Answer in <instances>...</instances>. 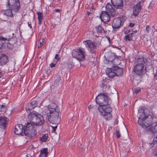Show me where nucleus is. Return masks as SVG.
Wrapping results in <instances>:
<instances>
[{"instance_id": "nucleus-49", "label": "nucleus", "mask_w": 157, "mask_h": 157, "mask_svg": "<svg viewBox=\"0 0 157 157\" xmlns=\"http://www.w3.org/2000/svg\"><path fill=\"white\" fill-rule=\"evenodd\" d=\"M38 19V22L39 24H40L41 22H42V19Z\"/></svg>"}, {"instance_id": "nucleus-59", "label": "nucleus", "mask_w": 157, "mask_h": 157, "mask_svg": "<svg viewBox=\"0 0 157 157\" xmlns=\"http://www.w3.org/2000/svg\"><path fill=\"white\" fill-rule=\"evenodd\" d=\"M14 111V109H13L11 111V113H12V112H13Z\"/></svg>"}, {"instance_id": "nucleus-60", "label": "nucleus", "mask_w": 157, "mask_h": 157, "mask_svg": "<svg viewBox=\"0 0 157 157\" xmlns=\"http://www.w3.org/2000/svg\"><path fill=\"white\" fill-rule=\"evenodd\" d=\"M90 12H88L87 13V14H88V15H90Z\"/></svg>"}, {"instance_id": "nucleus-14", "label": "nucleus", "mask_w": 157, "mask_h": 157, "mask_svg": "<svg viewBox=\"0 0 157 157\" xmlns=\"http://www.w3.org/2000/svg\"><path fill=\"white\" fill-rule=\"evenodd\" d=\"M111 3L116 9H121L123 6V1L128 2L129 0H111Z\"/></svg>"}, {"instance_id": "nucleus-52", "label": "nucleus", "mask_w": 157, "mask_h": 157, "mask_svg": "<svg viewBox=\"0 0 157 157\" xmlns=\"http://www.w3.org/2000/svg\"><path fill=\"white\" fill-rule=\"evenodd\" d=\"M3 76V74L0 72V78Z\"/></svg>"}, {"instance_id": "nucleus-17", "label": "nucleus", "mask_w": 157, "mask_h": 157, "mask_svg": "<svg viewBox=\"0 0 157 157\" xmlns=\"http://www.w3.org/2000/svg\"><path fill=\"white\" fill-rule=\"evenodd\" d=\"M100 18L104 23H106L109 21L110 17L107 12L102 11L100 16Z\"/></svg>"}, {"instance_id": "nucleus-54", "label": "nucleus", "mask_w": 157, "mask_h": 157, "mask_svg": "<svg viewBox=\"0 0 157 157\" xmlns=\"http://www.w3.org/2000/svg\"><path fill=\"white\" fill-rule=\"evenodd\" d=\"M26 157H32V156L29 154H27Z\"/></svg>"}, {"instance_id": "nucleus-11", "label": "nucleus", "mask_w": 157, "mask_h": 157, "mask_svg": "<svg viewBox=\"0 0 157 157\" xmlns=\"http://www.w3.org/2000/svg\"><path fill=\"white\" fill-rule=\"evenodd\" d=\"M83 43L89 51H90L92 53L95 52L97 44L96 42H92L91 40H88L84 41Z\"/></svg>"}, {"instance_id": "nucleus-15", "label": "nucleus", "mask_w": 157, "mask_h": 157, "mask_svg": "<svg viewBox=\"0 0 157 157\" xmlns=\"http://www.w3.org/2000/svg\"><path fill=\"white\" fill-rule=\"evenodd\" d=\"M9 62L7 56L4 53L0 51V66H3Z\"/></svg>"}, {"instance_id": "nucleus-43", "label": "nucleus", "mask_w": 157, "mask_h": 157, "mask_svg": "<svg viewBox=\"0 0 157 157\" xmlns=\"http://www.w3.org/2000/svg\"><path fill=\"white\" fill-rule=\"evenodd\" d=\"M124 33L125 34H128L130 32V30H128L126 29H124Z\"/></svg>"}, {"instance_id": "nucleus-40", "label": "nucleus", "mask_w": 157, "mask_h": 157, "mask_svg": "<svg viewBox=\"0 0 157 157\" xmlns=\"http://www.w3.org/2000/svg\"><path fill=\"white\" fill-rule=\"evenodd\" d=\"M43 40H39V43L38 44V48H40L43 45L42 42H43Z\"/></svg>"}, {"instance_id": "nucleus-46", "label": "nucleus", "mask_w": 157, "mask_h": 157, "mask_svg": "<svg viewBox=\"0 0 157 157\" xmlns=\"http://www.w3.org/2000/svg\"><path fill=\"white\" fill-rule=\"evenodd\" d=\"M135 25L133 23H130L129 25H128V26L130 27H133Z\"/></svg>"}, {"instance_id": "nucleus-7", "label": "nucleus", "mask_w": 157, "mask_h": 157, "mask_svg": "<svg viewBox=\"0 0 157 157\" xmlns=\"http://www.w3.org/2000/svg\"><path fill=\"white\" fill-rule=\"evenodd\" d=\"M86 52L81 48L73 50L72 52V57L79 62H82L85 60Z\"/></svg>"}, {"instance_id": "nucleus-47", "label": "nucleus", "mask_w": 157, "mask_h": 157, "mask_svg": "<svg viewBox=\"0 0 157 157\" xmlns=\"http://www.w3.org/2000/svg\"><path fill=\"white\" fill-rule=\"evenodd\" d=\"M153 142L154 143L157 142V136L154 138L153 140Z\"/></svg>"}, {"instance_id": "nucleus-30", "label": "nucleus", "mask_w": 157, "mask_h": 157, "mask_svg": "<svg viewBox=\"0 0 157 157\" xmlns=\"http://www.w3.org/2000/svg\"><path fill=\"white\" fill-rule=\"evenodd\" d=\"M153 67V65L150 63H147L146 65L145 70L147 72H148L151 70Z\"/></svg>"}, {"instance_id": "nucleus-10", "label": "nucleus", "mask_w": 157, "mask_h": 157, "mask_svg": "<svg viewBox=\"0 0 157 157\" xmlns=\"http://www.w3.org/2000/svg\"><path fill=\"white\" fill-rule=\"evenodd\" d=\"M155 119V117H152L151 115H148L147 117H146L145 119L143 120L141 124H139L143 128H148L149 126L152 125L153 120Z\"/></svg>"}, {"instance_id": "nucleus-5", "label": "nucleus", "mask_w": 157, "mask_h": 157, "mask_svg": "<svg viewBox=\"0 0 157 157\" xmlns=\"http://www.w3.org/2000/svg\"><path fill=\"white\" fill-rule=\"evenodd\" d=\"M96 101L99 105V106L106 105L111 104V100L107 96L106 93H101L95 98Z\"/></svg>"}, {"instance_id": "nucleus-29", "label": "nucleus", "mask_w": 157, "mask_h": 157, "mask_svg": "<svg viewBox=\"0 0 157 157\" xmlns=\"http://www.w3.org/2000/svg\"><path fill=\"white\" fill-rule=\"evenodd\" d=\"M96 30L98 33H105V31L103 28L100 25L95 27Z\"/></svg>"}, {"instance_id": "nucleus-2", "label": "nucleus", "mask_w": 157, "mask_h": 157, "mask_svg": "<svg viewBox=\"0 0 157 157\" xmlns=\"http://www.w3.org/2000/svg\"><path fill=\"white\" fill-rule=\"evenodd\" d=\"M144 66L141 65L136 64L134 67L133 70L134 81H137V83H139L142 80L143 76L145 74L144 68Z\"/></svg>"}, {"instance_id": "nucleus-4", "label": "nucleus", "mask_w": 157, "mask_h": 157, "mask_svg": "<svg viewBox=\"0 0 157 157\" xmlns=\"http://www.w3.org/2000/svg\"><path fill=\"white\" fill-rule=\"evenodd\" d=\"M110 104L98 107V108L101 114L105 116V119L107 121L111 120L112 116L111 113L112 109L109 105Z\"/></svg>"}, {"instance_id": "nucleus-39", "label": "nucleus", "mask_w": 157, "mask_h": 157, "mask_svg": "<svg viewBox=\"0 0 157 157\" xmlns=\"http://www.w3.org/2000/svg\"><path fill=\"white\" fill-rule=\"evenodd\" d=\"M74 65V63L72 62H70L68 64V66L70 68H72Z\"/></svg>"}, {"instance_id": "nucleus-28", "label": "nucleus", "mask_w": 157, "mask_h": 157, "mask_svg": "<svg viewBox=\"0 0 157 157\" xmlns=\"http://www.w3.org/2000/svg\"><path fill=\"white\" fill-rule=\"evenodd\" d=\"M12 11H13V10L9 9L8 8V9L7 10L3 11V14L6 15L7 16L12 17L13 16Z\"/></svg>"}, {"instance_id": "nucleus-18", "label": "nucleus", "mask_w": 157, "mask_h": 157, "mask_svg": "<svg viewBox=\"0 0 157 157\" xmlns=\"http://www.w3.org/2000/svg\"><path fill=\"white\" fill-rule=\"evenodd\" d=\"M151 127L148 128L146 130L147 132L155 133L157 132V121L153 120Z\"/></svg>"}, {"instance_id": "nucleus-42", "label": "nucleus", "mask_w": 157, "mask_h": 157, "mask_svg": "<svg viewBox=\"0 0 157 157\" xmlns=\"http://www.w3.org/2000/svg\"><path fill=\"white\" fill-rule=\"evenodd\" d=\"M151 29L149 25H147L146 27V30L147 32H149Z\"/></svg>"}, {"instance_id": "nucleus-50", "label": "nucleus", "mask_w": 157, "mask_h": 157, "mask_svg": "<svg viewBox=\"0 0 157 157\" xmlns=\"http://www.w3.org/2000/svg\"><path fill=\"white\" fill-rule=\"evenodd\" d=\"M28 25L29 26L30 28H32V26H31V23H30L29 22H28Z\"/></svg>"}, {"instance_id": "nucleus-3", "label": "nucleus", "mask_w": 157, "mask_h": 157, "mask_svg": "<svg viewBox=\"0 0 157 157\" xmlns=\"http://www.w3.org/2000/svg\"><path fill=\"white\" fill-rule=\"evenodd\" d=\"M30 122L36 125H41L44 122L43 116L37 112L34 111L29 116Z\"/></svg>"}, {"instance_id": "nucleus-61", "label": "nucleus", "mask_w": 157, "mask_h": 157, "mask_svg": "<svg viewBox=\"0 0 157 157\" xmlns=\"http://www.w3.org/2000/svg\"><path fill=\"white\" fill-rule=\"evenodd\" d=\"M14 33H13L12 34V35L13 36H14ZM13 37V36H12Z\"/></svg>"}, {"instance_id": "nucleus-57", "label": "nucleus", "mask_w": 157, "mask_h": 157, "mask_svg": "<svg viewBox=\"0 0 157 157\" xmlns=\"http://www.w3.org/2000/svg\"><path fill=\"white\" fill-rule=\"evenodd\" d=\"M155 156H157V151L154 155Z\"/></svg>"}, {"instance_id": "nucleus-48", "label": "nucleus", "mask_w": 157, "mask_h": 157, "mask_svg": "<svg viewBox=\"0 0 157 157\" xmlns=\"http://www.w3.org/2000/svg\"><path fill=\"white\" fill-rule=\"evenodd\" d=\"M60 10H59V9H56L54 11V12H59V13H60Z\"/></svg>"}, {"instance_id": "nucleus-1", "label": "nucleus", "mask_w": 157, "mask_h": 157, "mask_svg": "<svg viewBox=\"0 0 157 157\" xmlns=\"http://www.w3.org/2000/svg\"><path fill=\"white\" fill-rule=\"evenodd\" d=\"M48 110L49 113H48L47 116L50 123L57 124L59 123L60 118L59 117L60 111L59 108L54 103L49 105Z\"/></svg>"}, {"instance_id": "nucleus-56", "label": "nucleus", "mask_w": 157, "mask_h": 157, "mask_svg": "<svg viewBox=\"0 0 157 157\" xmlns=\"http://www.w3.org/2000/svg\"><path fill=\"white\" fill-rule=\"evenodd\" d=\"M133 33H136L137 32V30L134 31H133Z\"/></svg>"}, {"instance_id": "nucleus-41", "label": "nucleus", "mask_w": 157, "mask_h": 157, "mask_svg": "<svg viewBox=\"0 0 157 157\" xmlns=\"http://www.w3.org/2000/svg\"><path fill=\"white\" fill-rule=\"evenodd\" d=\"M56 65V63H52L50 64V67L51 68H53L55 67Z\"/></svg>"}, {"instance_id": "nucleus-13", "label": "nucleus", "mask_w": 157, "mask_h": 157, "mask_svg": "<svg viewBox=\"0 0 157 157\" xmlns=\"http://www.w3.org/2000/svg\"><path fill=\"white\" fill-rule=\"evenodd\" d=\"M143 3V0H138L136 5L133 7V15L135 17L137 16L140 12Z\"/></svg>"}, {"instance_id": "nucleus-53", "label": "nucleus", "mask_w": 157, "mask_h": 157, "mask_svg": "<svg viewBox=\"0 0 157 157\" xmlns=\"http://www.w3.org/2000/svg\"><path fill=\"white\" fill-rule=\"evenodd\" d=\"M88 108L89 109H91L92 108V106L91 105H89L88 107Z\"/></svg>"}, {"instance_id": "nucleus-26", "label": "nucleus", "mask_w": 157, "mask_h": 157, "mask_svg": "<svg viewBox=\"0 0 157 157\" xmlns=\"http://www.w3.org/2000/svg\"><path fill=\"white\" fill-rule=\"evenodd\" d=\"M145 61L146 62V60L145 61L143 57L136 58L135 60V62L137 63V64L144 66Z\"/></svg>"}, {"instance_id": "nucleus-19", "label": "nucleus", "mask_w": 157, "mask_h": 157, "mask_svg": "<svg viewBox=\"0 0 157 157\" xmlns=\"http://www.w3.org/2000/svg\"><path fill=\"white\" fill-rule=\"evenodd\" d=\"M7 118L6 117H0V128L4 130L6 129V126L8 124V121Z\"/></svg>"}, {"instance_id": "nucleus-51", "label": "nucleus", "mask_w": 157, "mask_h": 157, "mask_svg": "<svg viewBox=\"0 0 157 157\" xmlns=\"http://www.w3.org/2000/svg\"><path fill=\"white\" fill-rule=\"evenodd\" d=\"M154 78L155 79L157 80V74H156V73L155 75H154Z\"/></svg>"}, {"instance_id": "nucleus-58", "label": "nucleus", "mask_w": 157, "mask_h": 157, "mask_svg": "<svg viewBox=\"0 0 157 157\" xmlns=\"http://www.w3.org/2000/svg\"><path fill=\"white\" fill-rule=\"evenodd\" d=\"M134 34V33H133V32H132V33H129V34H132V35Z\"/></svg>"}, {"instance_id": "nucleus-36", "label": "nucleus", "mask_w": 157, "mask_h": 157, "mask_svg": "<svg viewBox=\"0 0 157 157\" xmlns=\"http://www.w3.org/2000/svg\"><path fill=\"white\" fill-rule=\"evenodd\" d=\"M38 15V19H43V14L42 13L37 12L36 13Z\"/></svg>"}, {"instance_id": "nucleus-24", "label": "nucleus", "mask_w": 157, "mask_h": 157, "mask_svg": "<svg viewBox=\"0 0 157 157\" xmlns=\"http://www.w3.org/2000/svg\"><path fill=\"white\" fill-rule=\"evenodd\" d=\"M13 39H14V41L13 42L11 41V43L12 44H15L17 42V39L16 37L8 36H6V38H5L2 36H0V41H5L7 40L8 41H10Z\"/></svg>"}, {"instance_id": "nucleus-44", "label": "nucleus", "mask_w": 157, "mask_h": 157, "mask_svg": "<svg viewBox=\"0 0 157 157\" xmlns=\"http://www.w3.org/2000/svg\"><path fill=\"white\" fill-rule=\"evenodd\" d=\"M55 59H57V61H58L60 59V58H59V55L58 54H56L55 57Z\"/></svg>"}, {"instance_id": "nucleus-20", "label": "nucleus", "mask_w": 157, "mask_h": 157, "mask_svg": "<svg viewBox=\"0 0 157 157\" xmlns=\"http://www.w3.org/2000/svg\"><path fill=\"white\" fill-rule=\"evenodd\" d=\"M105 8L106 10L105 11L109 13L112 17H114L115 16L116 14L115 10L110 4L107 3L105 6Z\"/></svg>"}, {"instance_id": "nucleus-27", "label": "nucleus", "mask_w": 157, "mask_h": 157, "mask_svg": "<svg viewBox=\"0 0 157 157\" xmlns=\"http://www.w3.org/2000/svg\"><path fill=\"white\" fill-rule=\"evenodd\" d=\"M47 148H42L40 151V154L39 155L40 157H47L48 152Z\"/></svg>"}, {"instance_id": "nucleus-12", "label": "nucleus", "mask_w": 157, "mask_h": 157, "mask_svg": "<svg viewBox=\"0 0 157 157\" xmlns=\"http://www.w3.org/2000/svg\"><path fill=\"white\" fill-rule=\"evenodd\" d=\"M121 19V18H115L113 20L112 24L113 33H116L120 28L121 26L123 24V23L122 24Z\"/></svg>"}, {"instance_id": "nucleus-34", "label": "nucleus", "mask_w": 157, "mask_h": 157, "mask_svg": "<svg viewBox=\"0 0 157 157\" xmlns=\"http://www.w3.org/2000/svg\"><path fill=\"white\" fill-rule=\"evenodd\" d=\"M48 135L47 134L44 135L41 137L40 138V140L42 142H45L47 140Z\"/></svg>"}, {"instance_id": "nucleus-22", "label": "nucleus", "mask_w": 157, "mask_h": 157, "mask_svg": "<svg viewBox=\"0 0 157 157\" xmlns=\"http://www.w3.org/2000/svg\"><path fill=\"white\" fill-rule=\"evenodd\" d=\"M113 70L116 74V76L117 77L121 76L123 75V69L117 66H113Z\"/></svg>"}, {"instance_id": "nucleus-35", "label": "nucleus", "mask_w": 157, "mask_h": 157, "mask_svg": "<svg viewBox=\"0 0 157 157\" xmlns=\"http://www.w3.org/2000/svg\"><path fill=\"white\" fill-rule=\"evenodd\" d=\"M60 79V77L59 75L57 76L56 78V79L55 81L54 84L56 85H58L59 84Z\"/></svg>"}, {"instance_id": "nucleus-25", "label": "nucleus", "mask_w": 157, "mask_h": 157, "mask_svg": "<svg viewBox=\"0 0 157 157\" xmlns=\"http://www.w3.org/2000/svg\"><path fill=\"white\" fill-rule=\"evenodd\" d=\"M13 44H12L9 43L8 44H6L5 42L3 43V42H0V48L2 50L5 49L6 48V46L7 45V48L10 49H13Z\"/></svg>"}, {"instance_id": "nucleus-8", "label": "nucleus", "mask_w": 157, "mask_h": 157, "mask_svg": "<svg viewBox=\"0 0 157 157\" xmlns=\"http://www.w3.org/2000/svg\"><path fill=\"white\" fill-rule=\"evenodd\" d=\"M7 8L13 10V13L19 11L21 7L19 0H7Z\"/></svg>"}, {"instance_id": "nucleus-33", "label": "nucleus", "mask_w": 157, "mask_h": 157, "mask_svg": "<svg viewBox=\"0 0 157 157\" xmlns=\"http://www.w3.org/2000/svg\"><path fill=\"white\" fill-rule=\"evenodd\" d=\"M7 106L5 105V104H2V105H0V111L1 112H5L7 109Z\"/></svg>"}, {"instance_id": "nucleus-9", "label": "nucleus", "mask_w": 157, "mask_h": 157, "mask_svg": "<svg viewBox=\"0 0 157 157\" xmlns=\"http://www.w3.org/2000/svg\"><path fill=\"white\" fill-rule=\"evenodd\" d=\"M149 113L150 110L148 109H142L139 110L137 114L139 118L138 121V124H141L143 120L145 119L146 117H147L148 115H151L149 114Z\"/></svg>"}, {"instance_id": "nucleus-21", "label": "nucleus", "mask_w": 157, "mask_h": 157, "mask_svg": "<svg viewBox=\"0 0 157 157\" xmlns=\"http://www.w3.org/2000/svg\"><path fill=\"white\" fill-rule=\"evenodd\" d=\"M38 102H39L38 101H32L31 103L28 105L26 107V110L30 111L32 110L37 106Z\"/></svg>"}, {"instance_id": "nucleus-23", "label": "nucleus", "mask_w": 157, "mask_h": 157, "mask_svg": "<svg viewBox=\"0 0 157 157\" xmlns=\"http://www.w3.org/2000/svg\"><path fill=\"white\" fill-rule=\"evenodd\" d=\"M113 67L111 68H107L105 70V73L110 78H113L116 76V74L113 70Z\"/></svg>"}, {"instance_id": "nucleus-38", "label": "nucleus", "mask_w": 157, "mask_h": 157, "mask_svg": "<svg viewBox=\"0 0 157 157\" xmlns=\"http://www.w3.org/2000/svg\"><path fill=\"white\" fill-rule=\"evenodd\" d=\"M140 91V88H135L134 90V93L137 94Z\"/></svg>"}, {"instance_id": "nucleus-31", "label": "nucleus", "mask_w": 157, "mask_h": 157, "mask_svg": "<svg viewBox=\"0 0 157 157\" xmlns=\"http://www.w3.org/2000/svg\"><path fill=\"white\" fill-rule=\"evenodd\" d=\"M133 39V36L131 34H128L126 35L124 38V40L126 41H131Z\"/></svg>"}, {"instance_id": "nucleus-6", "label": "nucleus", "mask_w": 157, "mask_h": 157, "mask_svg": "<svg viewBox=\"0 0 157 157\" xmlns=\"http://www.w3.org/2000/svg\"><path fill=\"white\" fill-rule=\"evenodd\" d=\"M31 123L27 122L23 126L24 134L29 138L33 137L36 134V131Z\"/></svg>"}, {"instance_id": "nucleus-55", "label": "nucleus", "mask_w": 157, "mask_h": 157, "mask_svg": "<svg viewBox=\"0 0 157 157\" xmlns=\"http://www.w3.org/2000/svg\"><path fill=\"white\" fill-rule=\"evenodd\" d=\"M9 41L10 42V43L11 44V41L13 42L14 41V39H12V40H11L10 41Z\"/></svg>"}, {"instance_id": "nucleus-45", "label": "nucleus", "mask_w": 157, "mask_h": 157, "mask_svg": "<svg viewBox=\"0 0 157 157\" xmlns=\"http://www.w3.org/2000/svg\"><path fill=\"white\" fill-rule=\"evenodd\" d=\"M52 131L53 132H55L56 131V128L57 127V126L56 125V126L55 127H53V126H52Z\"/></svg>"}, {"instance_id": "nucleus-32", "label": "nucleus", "mask_w": 157, "mask_h": 157, "mask_svg": "<svg viewBox=\"0 0 157 157\" xmlns=\"http://www.w3.org/2000/svg\"><path fill=\"white\" fill-rule=\"evenodd\" d=\"M116 56H115L113 54H111L110 56H108V60L109 62H112L116 58Z\"/></svg>"}, {"instance_id": "nucleus-37", "label": "nucleus", "mask_w": 157, "mask_h": 157, "mask_svg": "<svg viewBox=\"0 0 157 157\" xmlns=\"http://www.w3.org/2000/svg\"><path fill=\"white\" fill-rule=\"evenodd\" d=\"M115 133L117 138H119L121 137V134L119 133V131L117 129H116Z\"/></svg>"}, {"instance_id": "nucleus-16", "label": "nucleus", "mask_w": 157, "mask_h": 157, "mask_svg": "<svg viewBox=\"0 0 157 157\" xmlns=\"http://www.w3.org/2000/svg\"><path fill=\"white\" fill-rule=\"evenodd\" d=\"M24 129L23 126L22 124H18L15 126L14 130V132L15 134L20 136H24V132H23Z\"/></svg>"}]
</instances>
